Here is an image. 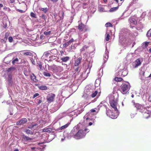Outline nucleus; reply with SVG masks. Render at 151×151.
I'll return each instance as SVG.
<instances>
[{"mask_svg": "<svg viewBox=\"0 0 151 151\" xmlns=\"http://www.w3.org/2000/svg\"><path fill=\"white\" fill-rule=\"evenodd\" d=\"M36 124H35L33 125H32V126H30V127H29L28 128H31V129H32V128L34 127L35 126H36Z\"/></svg>", "mask_w": 151, "mask_h": 151, "instance_id": "51", "label": "nucleus"}, {"mask_svg": "<svg viewBox=\"0 0 151 151\" xmlns=\"http://www.w3.org/2000/svg\"><path fill=\"white\" fill-rule=\"evenodd\" d=\"M85 25L81 23L78 26V29L81 31H82L85 28Z\"/></svg>", "mask_w": 151, "mask_h": 151, "instance_id": "11", "label": "nucleus"}, {"mask_svg": "<svg viewBox=\"0 0 151 151\" xmlns=\"http://www.w3.org/2000/svg\"><path fill=\"white\" fill-rule=\"evenodd\" d=\"M148 100L150 102H151V96H150L149 99H148Z\"/></svg>", "mask_w": 151, "mask_h": 151, "instance_id": "58", "label": "nucleus"}, {"mask_svg": "<svg viewBox=\"0 0 151 151\" xmlns=\"http://www.w3.org/2000/svg\"><path fill=\"white\" fill-rule=\"evenodd\" d=\"M42 99H41V98L40 99H39V100L38 101V104H40L41 103H42Z\"/></svg>", "mask_w": 151, "mask_h": 151, "instance_id": "50", "label": "nucleus"}, {"mask_svg": "<svg viewBox=\"0 0 151 151\" xmlns=\"http://www.w3.org/2000/svg\"><path fill=\"white\" fill-rule=\"evenodd\" d=\"M114 80L116 82H121L123 81V79L121 77H116L114 78Z\"/></svg>", "mask_w": 151, "mask_h": 151, "instance_id": "18", "label": "nucleus"}, {"mask_svg": "<svg viewBox=\"0 0 151 151\" xmlns=\"http://www.w3.org/2000/svg\"><path fill=\"white\" fill-rule=\"evenodd\" d=\"M7 2L9 4H14L15 3V0H7Z\"/></svg>", "mask_w": 151, "mask_h": 151, "instance_id": "27", "label": "nucleus"}, {"mask_svg": "<svg viewBox=\"0 0 151 151\" xmlns=\"http://www.w3.org/2000/svg\"><path fill=\"white\" fill-rule=\"evenodd\" d=\"M92 123L91 122H90L89 123V126H91V125H92Z\"/></svg>", "mask_w": 151, "mask_h": 151, "instance_id": "60", "label": "nucleus"}, {"mask_svg": "<svg viewBox=\"0 0 151 151\" xmlns=\"http://www.w3.org/2000/svg\"><path fill=\"white\" fill-rule=\"evenodd\" d=\"M14 151H19V150L18 149H16L14 150Z\"/></svg>", "mask_w": 151, "mask_h": 151, "instance_id": "61", "label": "nucleus"}, {"mask_svg": "<svg viewBox=\"0 0 151 151\" xmlns=\"http://www.w3.org/2000/svg\"><path fill=\"white\" fill-rule=\"evenodd\" d=\"M135 65H134V68H137L138 66L140 65L141 64L140 59L139 58L137 59L135 61Z\"/></svg>", "mask_w": 151, "mask_h": 151, "instance_id": "9", "label": "nucleus"}, {"mask_svg": "<svg viewBox=\"0 0 151 151\" xmlns=\"http://www.w3.org/2000/svg\"><path fill=\"white\" fill-rule=\"evenodd\" d=\"M23 54L24 55H29L30 56H32V52H24Z\"/></svg>", "mask_w": 151, "mask_h": 151, "instance_id": "23", "label": "nucleus"}, {"mask_svg": "<svg viewBox=\"0 0 151 151\" xmlns=\"http://www.w3.org/2000/svg\"><path fill=\"white\" fill-rule=\"evenodd\" d=\"M50 53L54 55L56 54L57 52V50L56 49H53L50 51Z\"/></svg>", "mask_w": 151, "mask_h": 151, "instance_id": "21", "label": "nucleus"}, {"mask_svg": "<svg viewBox=\"0 0 151 151\" xmlns=\"http://www.w3.org/2000/svg\"><path fill=\"white\" fill-rule=\"evenodd\" d=\"M7 40V39L4 38V39H1V41L2 43H5L6 42Z\"/></svg>", "mask_w": 151, "mask_h": 151, "instance_id": "42", "label": "nucleus"}, {"mask_svg": "<svg viewBox=\"0 0 151 151\" xmlns=\"http://www.w3.org/2000/svg\"><path fill=\"white\" fill-rule=\"evenodd\" d=\"M47 132L50 133L52 131V129L51 128H46Z\"/></svg>", "mask_w": 151, "mask_h": 151, "instance_id": "41", "label": "nucleus"}, {"mask_svg": "<svg viewBox=\"0 0 151 151\" xmlns=\"http://www.w3.org/2000/svg\"><path fill=\"white\" fill-rule=\"evenodd\" d=\"M117 102L118 100L117 99L115 100H112L110 101V104L111 107L116 111H118L116 107L118 104Z\"/></svg>", "mask_w": 151, "mask_h": 151, "instance_id": "3", "label": "nucleus"}, {"mask_svg": "<svg viewBox=\"0 0 151 151\" xmlns=\"http://www.w3.org/2000/svg\"><path fill=\"white\" fill-rule=\"evenodd\" d=\"M149 51L150 52H151V48L149 49Z\"/></svg>", "mask_w": 151, "mask_h": 151, "instance_id": "63", "label": "nucleus"}, {"mask_svg": "<svg viewBox=\"0 0 151 151\" xmlns=\"http://www.w3.org/2000/svg\"><path fill=\"white\" fill-rule=\"evenodd\" d=\"M51 32L50 31L48 32L45 31L44 32V34L46 35H50V34Z\"/></svg>", "mask_w": 151, "mask_h": 151, "instance_id": "34", "label": "nucleus"}, {"mask_svg": "<svg viewBox=\"0 0 151 151\" xmlns=\"http://www.w3.org/2000/svg\"><path fill=\"white\" fill-rule=\"evenodd\" d=\"M15 69V68L14 67H11L9 68L7 70V71L8 72H10L14 70Z\"/></svg>", "mask_w": 151, "mask_h": 151, "instance_id": "28", "label": "nucleus"}, {"mask_svg": "<svg viewBox=\"0 0 151 151\" xmlns=\"http://www.w3.org/2000/svg\"><path fill=\"white\" fill-rule=\"evenodd\" d=\"M37 66H38L40 68V70L41 71L43 70V68L42 67V65L40 63H38V65H37Z\"/></svg>", "mask_w": 151, "mask_h": 151, "instance_id": "24", "label": "nucleus"}, {"mask_svg": "<svg viewBox=\"0 0 151 151\" xmlns=\"http://www.w3.org/2000/svg\"><path fill=\"white\" fill-rule=\"evenodd\" d=\"M3 9L4 10H7L8 8L6 6H5V7H4Z\"/></svg>", "mask_w": 151, "mask_h": 151, "instance_id": "57", "label": "nucleus"}, {"mask_svg": "<svg viewBox=\"0 0 151 151\" xmlns=\"http://www.w3.org/2000/svg\"><path fill=\"white\" fill-rule=\"evenodd\" d=\"M74 40L73 38L71 39L68 42L65 43L63 45V47H65L71 44V43L74 42Z\"/></svg>", "mask_w": 151, "mask_h": 151, "instance_id": "8", "label": "nucleus"}, {"mask_svg": "<svg viewBox=\"0 0 151 151\" xmlns=\"http://www.w3.org/2000/svg\"><path fill=\"white\" fill-rule=\"evenodd\" d=\"M22 141L23 142H26L32 139V138H31L28 136H26L24 135H23L22 136Z\"/></svg>", "mask_w": 151, "mask_h": 151, "instance_id": "7", "label": "nucleus"}, {"mask_svg": "<svg viewBox=\"0 0 151 151\" xmlns=\"http://www.w3.org/2000/svg\"><path fill=\"white\" fill-rule=\"evenodd\" d=\"M64 12L63 11H60L59 12V17H60V20L63 19L64 16Z\"/></svg>", "mask_w": 151, "mask_h": 151, "instance_id": "12", "label": "nucleus"}, {"mask_svg": "<svg viewBox=\"0 0 151 151\" xmlns=\"http://www.w3.org/2000/svg\"><path fill=\"white\" fill-rule=\"evenodd\" d=\"M145 45L146 47H147L149 45V42H145Z\"/></svg>", "mask_w": 151, "mask_h": 151, "instance_id": "49", "label": "nucleus"}, {"mask_svg": "<svg viewBox=\"0 0 151 151\" xmlns=\"http://www.w3.org/2000/svg\"><path fill=\"white\" fill-rule=\"evenodd\" d=\"M88 47V46L85 45L84 46H83L81 49L80 50V52H82V51H84L85 49H86Z\"/></svg>", "mask_w": 151, "mask_h": 151, "instance_id": "26", "label": "nucleus"}, {"mask_svg": "<svg viewBox=\"0 0 151 151\" xmlns=\"http://www.w3.org/2000/svg\"><path fill=\"white\" fill-rule=\"evenodd\" d=\"M55 57L53 55L50 56L49 57L50 58H51L53 60H54V59H55Z\"/></svg>", "mask_w": 151, "mask_h": 151, "instance_id": "48", "label": "nucleus"}, {"mask_svg": "<svg viewBox=\"0 0 151 151\" xmlns=\"http://www.w3.org/2000/svg\"><path fill=\"white\" fill-rule=\"evenodd\" d=\"M130 87V84L129 83H127V84H122L121 86L122 93L123 94L128 93Z\"/></svg>", "mask_w": 151, "mask_h": 151, "instance_id": "2", "label": "nucleus"}, {"mask_svg": "<svg viewBox=\"0 0 151 151\" xmlns=\"http://www.w3.org/2000/svg\"><path fill=\"white\" fill-rule=\"evenodd\" d=\"M129 21L131 23H133L134 24H135L136 23H137L135 19L134 18H130L129 19Z\"/></svg>", "mask_w": 151, "mask_h": 151, "instance_id": "19", "label": "nucleus"}, {"mask_svg": "<svg viewBox=\"0 0 151 151\" xmlns=\"http://www.w3.org/2000/svg\"><path fill=\"white\" fill-rule=\"evenodd\" d=\"M7 25L6 24H5V25H4V28H6V27H7Z\"/></svg>", "mask_w": 151, "mask_h": 151, "instance_id": "64", "label": "nucleus"}, {"mask_svg": "<svg viewBox=\"0 0 151 151\" xmlns=\"http://www.w3.org/2000/svg\"><path fill=\"white\" fill-rule=\"evenodd\" d=\"M41 10L44 13H46L48 10V9L47 8H42L41 9Z\"/></svg>", "mask_w": 151, "mask_h": 151, "instance_id": "39", "label": "nucleus"}, {"mask_svg": "<svg viewBox=\"0 0 151 151\" xmlns=\"http://www.w3.org/2000/svg\"><path fill=\"white\" fill-rule=\"evenodd\" d=\"M39 95V94L38 93H36L33 96V98H35L36 97L38 96Z\"/></svg>", "mask_w": 151, "mask_h": 151, "instance_id": "46", "label": "nucleus"}, {"mask_svg": "<svg viewBox=\"0 0 151 151\" xmlns=\"http://www.w3.org/2000/svg\"><path fill=\"white\" fill-rule=\"evenodd\" d=\"M85 131V132H86L87 131V132H89V130L88 129H87V128H85L84 130V131Z\"/></svg>", "mask_w": 151, "mask_h": 151, "instance_id": "54", "label": "nucleus"}, {"mask_svg": "<svg viewBox=\"0 0 151 151\" xmlns=\"http://www.w3.org/2000/svg\"><path fill=\"white\" fill-rule=\"evenodd\" d=\"M70 59V57L68 56H66L62 58H61V60L62 62H65L68 61Z\"/></svg>", "mask_w": 151, "mask_h": 151, "instance_id": "13", "label": "nucleus"}, {"mask_svg": "<svg viewBox=\"0 0 151 151\" xmlns=\"http://www.w3.org/2000/svg\"><path fill=\"white\" fill-rule=\"evenodd\" d=\"M134 105L138 110L141 109L143 107L142 105L138 103L134 104Z\"/></svg>", "mask_w": 151, "mask_h": 151, "instance_id": "14", "label": "nucleus"}, {"mask_svg": "<svg viewBox=\"0 0 151 151\" xmlns=\"http://www.w3.org/2000/svg\"><path fill=\"white\" fill-rule=\"evenodd\" d=\"M55 95L54 94L50 93L47 96V101L48 103H50L53 101L55 97Z\"/></svg>", "mask_w": 151, "mask_h": 151, "instance_id": "5", "label": "nucleus"}, {"mask_svg": "<svg viewBox=\"0 0 151 151\" xmlns=\"http://www.w3.org/2000/svg\"><path fill=\"white\" fill-rule=\"evenodd\" d=\"M79 67H77L76 69H75V71L76 72H79Z\"/></svg>", "mask_w": 151, "mask_h": 151, "instance_id": "52", "label": "nucleus"}, {"mask_svg": "<svg viewBox=\"0 0 151 151\" xmlns=\"http://www.w3.org/2000/svg\"><path fill=\"white\" fill-rule=\"evenodd\" d=\"M106 114L109 116L112 119H115L117 117L116 114L113 112L111 110H108Z\"/></svg>", "mask_w": 151, "mask_h": 151, "instance_id": "4", "label": "nucleus"}, {"mask_svg": "<svg viewBox=\"0 0 151 151\" xmlns=\"http://www.w3.org/2000/svg\"><path fill=\"white\" fill-rule=\"evenodd\" d=\"M25 132H26L27 134H33V132L30 130L28 129H27L26 130Z\"/></svg>", "mask_w": 151, "mask_h": 151, "instance_id": "25", "label": "nucleus"}, {"mask_svg": "<svg viewBox=\"0 0 151 151\" xmlns=\"http://www.w3.org/2000/svg\"><path fill=\"white\" fill-rule=\"evenodd\" d=\"M103 1L104 2L106 3L107 1V0H103Z\"/></svg>", "mask_w": 151, "mask_h": 151, "instance_id": "62", "label": "nucleus"}, {"mask_svg": "<svg viewBox=\"0 0 151 151\" xmlns=\"http://www.w3.org/2000/svg\"><path fill=\"white\" fill-rule=\"evenodd\" d=\"M105 26L106 27H112L113 25L110 22H108L105 24Z\"/></svg>", "mask_w": 151, "mask_h": 151, "instance_id": "29", "label": "nucleus"}, {"mask_svg": "<svg viewBox=\"0 0 151 151\" xmlns=\"http://www.w3.org/2000/svg\"><path fill=\"white\" fill-rule=\"evenodd\" d=\"M144 117L147 119L150 116V115L147 113H145L143 114Z\"/></svg>", "mask_w": 151, "mask_h": 151, "instance_id": "35", "label": "nucleus"}, {"mask_svg": "<svg viewBox=\"0 0 151 151\" xmlns=\"http://www.w3.org/2000/svg\"><path fill=\"white\" fill-rule=\"evenodd\" d=\"M30 16L32 17L36 18V15L33 12H31L30 13Z\"/></svg>", "mask_w": 151, "mask_h": 151, "instance_id": "36", "label": "nucleus"}, {"mask_svg": "<svg viewBox=\"0 0 151 151\" xmlns=\"http://www.w3.org/2000/svg\"><path fill=\"white\" fill-rule=\"evenodd\" d=\"M42 130L43 132H47L46 128H44Z\"/></svg>", "mask_w": 151, "mask_h": 151, "instance_id": "56", "label": "nucleus"}, {"mask_svg": "<svg viewBox=\"0 0 151 151\" xmlns=\"http://www.w3.org/2000/svg\"><path fill=\"white\" fill-rule=\"evenodd\" d=\"M39 88L40 89L43 90H45L47 89V87L45 86H40L39 87Z\"/></svg>", "mask_w": 151, "mask_h": 151, "instance_id": "20", "label": "nucleus"}, {"mask_svg": "<svg viewBox=\"0 0 151 151\" xmlns=\"http://www.w3.org/2000/svg\"><path fill=\"white\" fill-rule=\"evenodd\" d=\"M51 55V53L50 51L45 52H44L43 55L45 57L47 58Z\"/></svg>", "mask_w": 151, "mask_h": 151, "instance_id": "16", "label": "nucleus"}, {"mask_svg": "<svg viewBox=\"0 0 151 151\" xmlns=\"http://www.w3.org/2000/svg\"><path fill=\"white\" fill-rule=\"evenodd\" d=\"M27 122V120L26 118H23L18 121L16 123L17 125L23 124Z\"/></svg>", "mask_w": 151, "mask_h": 151, "instance_id": "6", "label": "nucleus"}, {"mask_svg": "<svg viewBox=\"0 0 151 151\" xmlns=\"http://www.w3.org/2000/svg\"><path fill=\"white\" fill-rule=\"evenodd\" d=\"M82 58L81 57H79L75 60L74 65L75 66H77L81 63Z\"/></svg>", "mask_w": 151, "mask_h": 151, "instance_id": "10", "label": "nucleus"}, {"mask_svg": "<svg viewBox=\"0 0 151 151\" xmlns=\"http://www.w3.org/2000/svg\"><path fill=\"white\" fill-rule=\"evenodd\" d=\"M97 91H95L94 93H93L91 94L92 97L94 98L96 96V95L97 94Z\"/></svg>", "mask_w": 151, "mask_h": 151, "instance_id": "33", "label": "nucleus"}, {"mask_svg": "<svg viewBox=\"0 0 151 151\" xmlns=\"http://www.w3.org/2000/svg\"><path fill=\"white\" fill-rule=\"evenodd\" d=\"M16 10L18 12H21V13H24L25 12V11L23 10H22L19 9H16Z\"/></svg>", "mask_w": 151, "mask_h": 151, "instance_id": "44", "label": "nucleus"}, {"mask_svg": "<svg viewBox=\"0 0 151 151\" xmlns=\"http://www.w3.org/2000/svg\"><path fill=\"white\" fill-rule=\"evenodd\" d=\"M8 40L10 42H12L13 41V38L12 37H9Z\"/></svg>", "mask_w": 151, "mask_h": 151, "instance_id": "43", "label": "nucleus"}, {"mask_svg": "<svg viewBox=\"0 0 151 151\" xmlns=\"http://www.w3.org/2000/svg\"><path fill=\"white\" fill-rule=\"evenodd\" d=\"M85 92L86 93L87 95H88L90 94L91 93V91H86Z\"/></svg>", "mask_w": 151, "mask_h": 151, "instance_id": "45", "label": "nucleus"}, {"mask_svg": "<svg viewBox=\"0 0 151 151\" xmlns=\"http://www.w3.org/2000/svg\"><path fill=\"white\" fill-rule=\"evenodd\" d=\"M68 126V124H66L65 125L61 127L59 129L60 130H62L63 129H64L67 127Z\"/></svg>", "mask_w": 151, "mask_h": 151, "instance_id": "22", "label": "nucleus"}, {"mask_svg": "<svg viewBox=\"0 0 151 151\" xmlns=\"http://www.w3.org/2000/svg\"><path fill=\"white\" fill-rule=\"evenodd\" d=\"M147 35L148 37H151V29L148 31Z\"/></svg>", "mask_w": 151, "mask_h": 151, "instance_id": "40", "label": "nucleus"}, {"mask_svg": "<svg viewBox=\"0 0 151 151\" xmlns=\"http://www.w3.org/2000/svg\"><path fill=\"white\" fill-rule=\"evenodd\" d=\"M86 134L84 132V130L82 129H80L75 134L73 133V137L76 139H79L85 137Z\"/></svg>", "mask_w": 151, "mask_h": 151, "instance_id": "1", "label": "nucleus"}, {"mask_svg": "<svg viewBox=\"0 0 151 151\" xmlns=\"http://www.w3.org/2000/svg\"><path fill=\"white\" fill-rule=\"evenodd\" d=\"M110 35L109 34L107 33H106V41H108L109 40Z\"/></svg>", "mask_w": 151, "mask_h": 151, "instance_id": "32", "label": "nucleus"}, {"mask_svg": "<svg viewBox=\"0 0 151 151\" xmlns=\"http://www.w3.org/2000/svg\"><path fill=\"white\" fill-rule=\"evenodd\" d=\"M24 73L26 76H28L29 75L28 72L27 71L26 69H24Z\"/></svg>", "mask_w": 151, "mask_h": 151, "instance_id": "30", "label": "nucleus"}, {"mask_svg": "<svg viewBox=\"0 0 151 151\" xmlns=\"http://www.w3.org/2000/svg\"><path fill=\"white\" fill-rule=\"evenodd\" d=\"M41 17L42 18L45 20L46 19L45 15L42 14V16H41Z\"/></svg>", "mask_w": 151, "mask_h": 151, "instance_id": "47", "label": "nucleus"}, {"mask_svg": "<svg viewBox=\"0 0 151 151\" xmlns=\"http://www.w3.org/2000/svg\"><path fill=\"white\" fill-rule=\"evenodd\" d=\"M118 6L111 8L109 9V11L110 12H115L118 9Z\"/></svg>", "mask_w": 151, "mask_h": 151, "instance_id": "17", "label": "nucleus"}, {"mask_svg": "<svg viewBox=\"0 0 151 151\" xmlns=\"http://www.w3.org/2000/svg\"><path fill=\"white\" fill-rule=\"evenodd\" d=\"M30 78L34 82H36L37 81L36 79V76L34 73H32L30 75Z\"/></svg>", "mask_w": 151, "mask_h": 151, "instance_id": "15", "label": "nucleus"}, {"mask_svg": "<svg viewBox=\"0 0 151 151\" xmlns=\"http://www.w3.org/2000/svg\"><path fill=\"white\" fill-rule=\"evenodd\" d=\"M43 74L44 76L47 77H50L51 76L50 74V73H47L46 72H44L43 73Z\"/></svg>", "mask_w": 151, "mask_h": 151, "instance_id": "31", "label": "nucleus"}, {"mask_svg": "<svg viewBox=\"0 0 151 151\" xmlns=\"http://www.w3.org/2000/svg\"><path fill=\"white\" fill-rule=\"evenodd\" d=\"M90 111L91 112H95L96 111L95 110L92 109L90 110Z\"/></svg>", "mask_w": 151, "mask_h": 151, "instance_id": "53", "label": "nucleus"}, {"mask_svg": "<svg viewBox=\"0 0 151 151\" xmlns=\"http://www.w3.org/2000/svg\"><path fill=\"white\" fill-rule=\"evenodd\" d=\"M19 60L18 58H17L15 59H14L12 61V63L13 64H14L16 62L18 61Z\"/></svg>", "mask_w": 151, "mask_h": 151, "instance_id": "37", "label": "nucleus"}, {"mask_svg": "<svg viewBox=\"0 0 151 151\" xmlns=\"http://www.w3.org/2000/svg\"><path fill=\"white\" fill-rule=\"evenodd\" d=\"M10 34L9 32H6L5 34L4 38L7 40L8 37L9 35Z\"/></svg>", "mask_w": 151, "mask_h": 151, "instance_id": "38", "label": "nucleus"}, {"mask_svg": "<svg viewBox=\"0 0 151 151\" xmlns=\"http://www.w3.org/2000/svg\"><path fill=\"white\" fill-rule=\"evenodd\" d=\"M53 3L56 2H57L58 0H50Z\"/></svg>", "mask_w": 151, "mask_h": 151, "instance_id": "55", "label": "nucleus"}, {"mask_svg": "<svg viewBox=\"0 0 151 151\" xmlns=\"http://www.w3.org/2000/svg\"><path fill=\"white\" fill-rule=\"evenodd\" d=\"M3 6V5L1 4H0V9Z\"/></svg>", "mask_w": 151, "mask_h": 151, "instance_id": "59", "label": "nucleus"}]
</instances>
